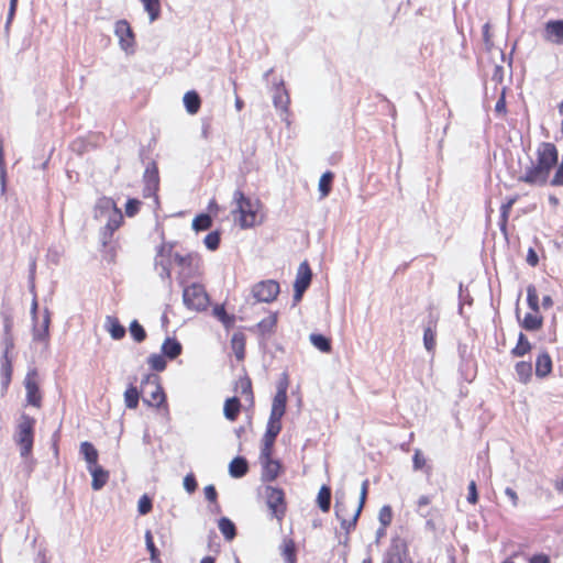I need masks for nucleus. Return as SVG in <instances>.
<instances>
[{"label":"nucleus","mask_w":563,"mask_h":563,"mask_svg":"<svg viewBox=\"0 0 563 563\" xmlns=\"http://www.w3.org/2000/svg\"><path fill=\"white\" fill-rule=\"evenodd\" d=\"M49 325H51V312L47 308L44 309L43 320L41 323L36 320L33 322L32 336L33 341L42 342L45 347L48 346L49 342Z\"/></svg>","instance_id":"nucleus-16"},{"label":"nucleus","mask_w":563,"mask_h":563,"mask_svg":"<svg viewBox=\"0 0 563 563\" xmlns=\"http://www.w3.org/2000/svg\"><path fill=\"white\" fill-rule=\"evenodd\" d=\"M184 107L189 114H196L201 107V98L196 90H189L183 98Z\"/></svg>","instance_id":"nucleus-29"},{"label":"nucleus","mask_w":563,"mask_h":563,"mask_svg":"<svg viewBox=\"0 0 563 563\" xmlns=\"http://www.w3.org/2000/svg\"><path fill=\"white\" fill-rule=\"evenodd\" d=\"M143 196L144 198H154V202L156 205L159 203L158 201V189H159V172L157 167V163L155 161H151L147 163L144 174H143Z\"/></svg>","instance_id":"nucleus-8"},{"label":"nucleus","mask_w":563,"mask_h":563,"mask_svg":"<svg viewBox=\"0 0 563 563\" xmlns=\"http://www.w3.org/2000/svg\"><path fill=\"white\" fill-rule=\"evenodd\" d=\"M236 388L240 390L242 395L246 396V399L251 405L254 404V395L252 390V380L249 376L241 377L236 383Z\"/></svg>","instance_id":"nucleus-46"},{"label":"nucleus","mask_w":563,"mask_h":563,"mask_svg":"<svg viewBox=\"0 0 563 563\" xmlns=\"http://www.w3.org/2000/svg\"><path fill=\"white\" fill-rule=\"evenodd\" d=\"M144 538H145L146 550L150 553V560L158 561V556L161 555V553L154 543V538H153L151 530H146Z\"/></svg>","instance_id":"nucleus-51"},{"label":"nucleus","mask_w":563,"mask_h":563,"mask_svg":"<svg viewBox=\"0 0 563 563\" xmlns=\"http://www.w3.org/2000/svg\"><path fill=\"white\" fill-rule=\"evenodd\" d=\"M184 488L189 494H192L197 490L198 482L192 473H189L184 477Z\"/></svg>","instance_id":"nucleus-58"},{"label":"nucleus","mask_w":563,"mask_h":563,"mask_svg":"<svg viewBox=\"0 0 563 563\" xmlns=\"http://www.w3.org/2000/svg\"><path fill=\"white\" fill-rule=\"evenodd\" d=\"M495 113L498 115H504L507 112V102H506V88H503L500 97L498 98L495 109Z\"/></svg>","instance_id":"nucleus-57"},{"label":"nucleus","mask_w":563,"mask_h":563,"mask_svg":"<svg viewBox=\"0 0 563 563\" xmlns=\"http://www.w3.org/2000/svg\"><path fill=\"white\" fill-rule=\"evenodd\" d=\"M435 322L429 321L428 325L423 330V345L428 352H432L435 347Z\"/></svg>","instance_id":"nucleus-42"},{"label":"nucleus","mask_w":563,"mask_h":563,"mask_svg":"<svg viewBox=\"0 0 563 563\" xmlns=\"http://www.w3.org/2000/svg\"><path fill=\"white\" fill-rule=\"evenodd\" d=\"M361 514H358L357 510H355V514L354 516L352 517L351 520H347L345 519L344 517H342L340 520V523H341V528L343 530H345V533L349 534L352 530L355 529L356 525H357V520L360 518Z\"/></svg>","instance_id":"nucleus-55"},{"label":"nucleus","mask_w":563,"mask_h":563,"mask_svg":"<svg viewBox=\"0 0 563 563\" xmlns=\"http://www.w3.org/2000/svg\"><path fill=\"white\" fill-rule=\"evenodd\" d=\"M551 186H563V167L559 166L555 169L554 176L550 181Z\"/></svg>","instance_id":"nucleus-64"},{"label":"nucleus","mask_w":563,"mask_h":563,"mask_svg":"<svg viewBox=\"0 0 563 563\" xmlns=\"http://www.w3.org/2000/svg\"><path fill=\"white\" fill-rule=\"evenodd\" d=\"M311 280L312 271L310 268L309 263L307 261H303L302 263H300L298 267L296 279L294 283V288H298L306 291L309 288Z\"/></svg>","instance_id":"nucleus-21"},{"label":"nucleus","mask_w":563,"mask_h":563,"mask_svg":"<svg viewBox=\"0 0 563 563\" xmlns=\"http://www.w3.org/2000/svg\"><path fill=\"white\" fill-rule=\"evenodd\" d=\"M473 298L470 294L464 295L463 292V284L460 283L459 285V313L463 314V305L468 303L472 305Z\"/></svg>","instance_id":"nucleus-61"},{"label":"nucleus","mask_w":563,"mask_h":563,"mask_svg":"<svg viewBox=\"0 0 563 563\" xmlns=\"http://www.w3.org/2000/svg\"><path fill=\"white\" fill-rule=\"evenodd\" d=\"M431 503V498L427 495H421L417 501V505H418V508H417V512L421 516V517H429L430 516V510L429 509H426L429 504Z\"/></svg>","instance_id":"nucleus-54"},{"label":"nucleus","mask_w":563,"mask_h":563,"mask_svg":"<svg viewBox=\"0 0 563 563\" xmlns=\"http://www.w3.org/2000/svg\"><path fill=\"white\" fill-rule=\"evenodd\" d=\"M231 346L238 361L245 357V336L241 332L233 333L231 338Z\"/></svg>","instance_id":"nucleus-38"},{"label":"nucleus","mask_w":563,"mask_h":563,"mask_svg":"<svg viewBox=\"0 0 563 563\" xmlns=\"http://www.w3.org/2000/svg\"><path fill=\"white\" fill-rule=\"evenodd\" d=\"M261 464H262V473H261V481L262 483H272L276 481V478L282 474L284 471L283 464L279 460H275L271 456L267 457H261Z\"/></svg>","instance_id":"nucleus-14"},{"label":"nucleus","mask_w":563,"mask_h":563,"mask_svg":"<svg viewBox=\"0 0 563 563\" xmlns=\"http://www.w3.org/2000/svg\"><path fill=\"white\" fill-rule=\"evenodd\" d=\"M289 386L288 375L283 373L276 386L268 421L282 423L287 407V390Z\"/></svg>","instance_id":"nucleus-5"},{"label":"nucleus","mask_w":563,"mask_h":563,"mask_svg":"<svg viewBox=\"0 0 563 563\" xmlns=\"http://www.w3.org/2000/svg\"><path fill=\"white\" fill-rule=\"evenodd\" d=\"M368 487H369V481L366 478L363 481L362 486H361L360 503H358V507L356 509L358 511V514L362 512L363 507L366 503L367 495H368Z\"/></svg>","instance_id":"nucleus-60"},{"label":"nucleus","mask_w":563,"mask_h":563,"mask_svg":"<svg viewBox=\"0 0 563 563\" xmlns=\"http://www.w3.org/2000/svg\"><path fill=\"white\" fill-rule=\"evenodd\" d=\"M553 363L550 354L547 351H542L536 360V376L544 378L552 372Z\"/></svg>","instance_id":"nucleus-25"},{"label":"nucleus","mask_w":563,"mask_h":563,"mask_svg":"<svg viewBox=\"0 0 563 563\" xmlns=\"http://www.w3.org/2000/svg\"><path fill=\"white\" fill-rule=\"evenodd\" d=\"M137 380L136 376L130 377V383L124 391V402L126 408L136 409L139 406L142 390H140L134 384Z\"/></svg>","instance_id":"nucleus-24"},{"label":"nucleus","mask_w":563,"mask_h":563,"mask_svg":"<svg viewBox=\"0 0 563 563\" xmlns=\"http://www.w3.org/2000/svg\"><path fill=\"white\" fill-rule=\"evenodd\" d=\"M35 418L22 413L14 433V441L20 448V455L27 459L32 455L35 435Z\"/></svg>","instance_id":"nucleus-2"},{"label":"nucleus","mask_w":563,"mask_h":563,"mask_svg":"<svg viewBox=\"0 0 563 563\" xmlns=\"http://www.w3.org/2000/svg\"><path fill=\"white\" fill-rule=\"evenodd\" d=\"M516 317L517 320L522 329L529 332H536L540 330L543 325V318L542 316H539L538 313H531L528 312L523 317V319H520L519 309H516Z\"/></svg>","instance_id":"nucleus-22"},{"label":"nucleus","mask_w":563,"mask_h":563,"mask_svg":"<svg viewBox=\"0 0 563 563\" xmlns=\"http://www.w3.org/2000/svg\"><path fill=\"white\" fill-rule=\"evenodd\" d=\"M96 219H107V223L100 230V242L102 247H107L111 243L114 232L123 223V214L115 206L114 201L109 198L100 199L95 208Z\"/></svg>","instance_id":"nucleus-1"},{"label":"nucleus","mask_w":563,"mask_h":563,"mask_svg":"<svg viewBox=\"0 0 563 563\" xmlns=\"http://www.w3.org/2000/svg\"><path fill=\"white\" fill-rule=\"evenodd\" d=\"M426 465V459L422 454V452L417 449L415 450L413 456H412V466L415 471H420Z\"/></svg>","instance_id":"nucleus-62"},{"label":"nucleus","mask_w":563,"mask_h":563,"mask_svg":"<svg viewBox=\"0 0 563 563\" xmlns=\"http://www.w3.org/2000/svg\"><path fill=\"white\" fill-rule=\"evenodd\" d=\"M90 473L92 481L91 487L93 490H100L104 487L109 479V472L99 464L92 465L87 468Z\"/></svg>","instance_id":"nucleus-23"},{"label":"nucleus","mask_w":563,"mask_h":563,"mask_svg":"<svg viewBox=\"0 0 563 563\" xmlns=\"http://www.w3.org/2000/svg\"><path fill=\"white\" fill-rule=\"evenodd\" d=\"M233 200L236 203V212L240 214L239 223L242 229L254 227L256 220V206L251 198L246 197L241 189L233 194Z\"/></svg>","instance_id":"nucleus-4"},{"label":"nucleus","mask_w":563,"mask_h":563,"mask_svg":"<svg viewBox=\"0 0 563 563\" xmlns=\"http://www.w3.org/2000/svg\"><path fill=\"white\" fill-rule=\"evenodd\" d=\"M144 10L148 13L150 21H156L161 15V0H141Z\"/></svg>","instance_id":"nucleus-45"},{"label":"nucleus","mask_w":563,"mask_h":563,"mask_svg":"<svg viewBox=\"0 0 563 563\" xmlns=\"http://www.w3.org/2000/svg\"><path fill=\"white\" fill-rule=\"evenodd\" d=\"M282 556L285 563H297V545L290 538H285L280 545Z\"/></svg>","instance_id":"nucleus-31"},{"label":"nucleus","mask_w":563,"mask_h":563,"mask_svg":"<svg viewBox=\"0 0 563 563\" xmlns=\"http://www.w3.org/2000/svg\"><path fill=\"white\" fill-rule=\"evenodd\" d=\"M309 340L322 353H330L332 350L331 339L322 333H311Z\"/></svg>","instance_id":"nucleus-34"},{"label":"nucleus","mask_w":563,"mask_h":563,"mask_svg":"<svg viewBox=\"0 0 563 563\" xmlns=\"http://www.w3.org/2000/svg\"><path fill=\"white\" fill-rule=\"evenodd\" d=\"M278 320V313L273 312L267 318L262 319L257 324L256 328L258 332L262 335L271 334L273 333Z\"/></svg>","instance_id":"nucleus-41"},{"label":"nucleus","mask_w":563,"mask_h":563,"mask_svg":"<svg viewBox=\"0 0 563 563\" xmlns=\"http://www.w3.org/2000/svg\"><path fill=\"white\" fill-rule=\"evenodd\" d=\"M550 173L545 172L543 168H540L539 165H531L526 169V173L519 177V181L526 183L528 185H540L543 186L548 183Z\"/></svg>","instance_id":"nucleus-17"},{"label":"nucleus","mask_w":563,"mask_h":563,"mask_svg":"<svg viewBox=\"0 0 563 563\" xmlns=\"http://www.w3.org/2000/svg\"><path fill=\"white\" fill-rule=\"evenodd\" d=\"M153 509V499L150 495L144 494L137 501V511L141 516L150 514Z\"/></svg>","instance_id":"nucleus-52"},{"label":"nucleus","mask_w":563,"mask_h":563,"mask_svg":"<svg viewBox=\"0 0 563 563\" xmlns=\"http://www.w3.org/2000/svg\"><path fill=\"white\" fill-rule=\"evenodd\" d=\"M273 103L277 110L283 113H288L290 98L283 80L274 86L273 89Z\"/></svg>","instance_id":"nucleus-18"},{"label":"nucleus","mask_w":563,"mask_h":563,"mask_svg":"<svg viewBox=\"0 0 563 563\" xmlns=\"http://www.w3.org/2000/svg\"><path fill=\"white\" fill-rule=\"evenodd\" d=\"M282 423L267 421L266 430L262 439L261 457H267L273 454V449L278 434L282 431Z\"/></svg>","instance_id":"nucleus-12"},{"label":"nucleus","mask_w":563,"mask_h":563,"mask_svg":"<svg viewBox=\"0 0 563 563\" xmlns=\"http://www.w3.org/2000/svg\"><path fill=\"white\" fill-rule=\"evenodd\" d=\"M515 371L519 382H521L522 384H527L530 382L532 377V364L530 362H517L515 365Z\"/></svg>","instance_id":"nucleus-43"},{"label":"nucleus","mask_w":563,"mask_h":563,"mask_svg":"<svg viewBox=\"0 0 563 563\" xmlns=\"http://www.w3.org/2000/svg\"><path fill=\"white\" fill-rule=\"evenodd\" d=\"M382 563H413L407 540L399 536L393 537L383 554Z\"/></svg>","instance_id":"nucleus-7"},{"label":"nucleus","mask_w":563,"mask_h":563,"mask_svg":"<svg viewBox=\"0 0 563 563\" xmlns=\"http://www.w3.org/2000/svg\"><path fill=\"white\" fill-rule=\"evenodd\" d=\"M209 301V295L201 284L192 283L191 285L184 287L183 302L186 308L202 311L207 309Z\"/></svg>","instance_id":"nucleus-6"},{"label":"nucleus","mask_w":563,"mask_h":563,"mask_svg":"<svg viewBox=\"0 0 563 563\" xmlns=\"http://www.w3.org/2000/svg\"><path fill=\"white\" fill-rule=\"evenodd\" d=\"M37 371L35 368L27 372L24 378V387L26 390V401L33 407H41L42 395L40 386L36 382Z\"/></svg>","instance_id":"nucleus-11"},{"label":"nucleus","mask_w":563,"mask_h":563,"mask_svg":"<svg viewBox=\"0 0 563 563\" xmlns=\"http://www.w3.org/2000/svg\"><path fill=\"white\" fill-rule=\"evenodd\" d=\"M218 527L227 541H232L236 537L235 523L228 517H221L218 520Z\"/></svg>","instance_id":"nucleus-33"},{"label":"nucleus","mask_w":563,"mask_h":563,"mask_svg":"<svg viewBox=\"0 0 563 563\" xmlns=\"http://www.w3.org/2000/svg\"><path fill=\"white\" fill-rule=\"evenodd\" d=\"M468 494H467V501L472 505H475L478 501V492L475 481H471L468 484Z\"/></svg>","instance_id":"nucleus-63"},{"label":"nucleus","mask_w":563,"mask_h":563,"mask_svg":"<svg viewBox=\"0 0 563 563\" xmlns=\"http://www.w3.org/2000/svg\"><path fill=\"white\" fill-rule=\"evenodd\" d=\"M106 327L113 340H121L125 336L126 330L120 323V321L117 317L107 316Z\"/></svg>","instance_id":"nucleus-30"},{"label":"nucleus","mask_w":563,"mask_h":563,"mask_svg":"<svg viewBox=\"0 0 563 563\" xmlns=\"http://www.w3.org/2000/svg\"><path fill=\"white\" fill-rule=\"evenodd\" d=\"M162 354L173 361L177 358L183 352V345L176 338L167 336L162 344Z\"/></svg>","instance_id":"nucleus-26"},{"label":"nucleus","mask_w":563,"mask_h":563,"mask_svg":"<svg viewBox=\"0 0 563 563\" xmlns=\"http://www.w3.org/2000/svg\"><path fill=\"white\" fill-rule=\"evenodd\" d=\"M279 284L273 279L262 280L252 288V295L258 302H272L279 294Z\"/></svg>","instance_id":"nucleus-10"},{"label":"nucleus","mask_w":563,"mask_h":563,"mask_svg":"<svg viewBox=\"0 0 563 563\" xmlns=\"http://www.w3.org/2000/svg\"><path fill=\"white\" fill-rule=\"evenodd\" d=\"M263 496L271 517L282 522L287 512L285 490L278 486L266 484L263 486Z\"/></svg>","instance_id":"nucleus-3"},{"label":"nucleus","mask_w":563,"mask_h":563,"mask_svg":"<svg viewBox=\"0 0 563 563\" xmlns=\"http://www.w3.org/2000/svg\"><path fill=\"white\" fill-rule=\"evenodd\" d=\"M80 454L87 462V468L98 464L99 453L95 445L89 441H84L80 444Z\"/></svg>","instance_id":"nucleus-32"},{"label":"nucleus","mask_w":563,"mask_h":563,"mask_svg":"<svg viewBox=\"0 0 563 563\" xmlns=\"http://www.w3.org/2000/svg\"><path fill=\"white\" fill-rule=\"evenodd\" d=\"M147 364L151 369L155 372H163L166 369L167 361L163 354L153 353L147 357Z\"/></svg>","instance_id":"nucleus-47"},{"label":"nucleus","mask_w":563,"mask_h":563,"mask_svg":"<svg viewBox=\"0 0 563 563\" xmlns=\"http://www.w3.org/2000/svg\"><path fill=\"white\" fill-rule=\"evenodd\" d=\"M559 152L556 146L550 142H542L537 151V165L545 172L551 173L558 165Z\"/></svg>","instance_id":"nucleus-9"},{"label":"nucleus","mask_w":563,"mask_h":563,"mask_svg":"<svg viewBox=\"0 0 563 563\" xmlns=\"http://www.w3.org/2000/svg\"><path fill=\"white\" fill-rule=\"evenodd\" d=\"M531 349H532V344L528 340L527 335L525 333L520 332L518 335L517 344L511 350L510 353L514 357H522L527 353H529L531 351Z\"/></svg>","instance_id":"nucleus-39"},{"label":"nucleus","mask_w":563,"mask_h":563,"mask_svg":"<svg viewBox=\"0 0 563 563\" xmlns=\"http://www.w3.org/2000/svg\"><path fill=\"white\" fill-rule=\"evenodd\" d=\"M153 385H155V390L151 394L152 400L143 398V402L148 407L165 408L168 411L166 394L159 383V378H153Z\"/></svg>","instance_id":"nucleus-19"},{"label":"nucleus","mask_w":563,"mask_h":563,"mask_svg":"<svg viewBox=\"0 0 563 563\" xmlns=\"http://www.w3.org/2000/svg\"><path fill=\"white\" fill-rule=\"evenodd\" d=\"M241 401L239 397L233 396L225 399L223 405V415L229 421H235L241 411Z\"/></svg>","instance_id":"nucleus-28"},{"label":"nucleus","mask_w":563,"mask_h":563,"mask_svg":"<svg viewBox=\"0 0 563 563\" xmlns=\"http://www.w3.org/2000/svg\"><path fill=\"white\" fill-rule=\"evenodd\" d=\"M332 490L330 486L322 485L317 496V504L321 511L328 512L331 508Z\"/></svg>","instance_id":"nucleus-40"},{"label":"nucleus","mask_w":563,"mask_h":563,"mask_svg":"<svg viewBox=\"0 0 563 563\" xmlns=\"http://www.w3.org/2000/svg\"><path fill=\"white\" fill-rule=\"evenodd\" d=\"M542 37L545 42L563 45V19H551L544 23Z\"/></svg>","instance_id":"nucleus-13"},{"label":"nucleus","mask_w":563,"mask_h":563,"mask_svg":"<svg viewBox=\"0 0 563 563\" xmlns=\"http://www.w3.org/2000/svg\"><path fill=\"white\" fill-rule=\"evenodd\" d=\"M114 33L119 37L121 48L126 53L133 52V46L135 42L134 33L128 21H117L114 26Z\"/></svg>","instance_id":"nucleus-15"},{"label":"nucleus","mask_w":563,"mask_h":563,"mask_svg":"<svg viewBox=\"0 0 563 563\" xmlns=\"http://www.w3.org/2000/svg\"><path fill=\"white\" fill-rule=\"evenodd\" d=\"M249 472V462L242 455L235 456L229 464V474L233 478H242Z\"/></svg>","instance_id":"nucleus-27"},{"label":"nucleus","mask_w":563,"mask_h":563,"mask_svg":"<svg viewBox=\"0 0 563 563\" xmlns=\"http://www.w3.org/2000/svg\"><path fill=\"white\" fill-rule=\"evenodd\" d=\"M12 361L9 356L2 355L1 357V387L7 389L12 379Z\"/></svg>","instance_id":"nucleus-36"},{"label":"nucleus","mask_w":563,"mask_h":563,"mask_svg":"<svg viewBox=\"0 0 563 563\" xmlns=\"http://www.w3.org/2000/svg\"><path fill=\"white\" fill-rule=\"evenodd\" d=\"M334 173L331 170L324 172L320 179L318 185V190L320 192V198L323 199L328 197L332 190V185L334 180Z\"/></svg>","instance_id":"nucleus-35"},{"label":"nucleus","mask_w":563,"mask_h":563,"mask_svg":"<svg viewBox=\"0 0 563 563\" xmlns=\"http://www.w3.org/2000/svg\"><path fill=\"white\" fill-rule=\"evenodd\" d=\"M378 520L380 526L388 527L393 520V509L389 505H385L380 508Z\"/></svg>","instance_id":"nucleus-53"},{"label":"nucleus","mask_w":563,"mask_h":563,"mask_svg":"<svg viewBox=\"0 0 563 563\" xmlns=\"http://www.w3.org/2000/svg\"><path fill=\"white\" fill-rule=\"evenodd\" d=\"M527 303H528V307L533 312H536V313L539 312V310H540L539 296H538L537 288L534 285H529L527 287Z\"/></svg>","instance_id":"nucleus-50"},{"label":"nucleus","mask_w":563,"mask_h":563,"mask_svg":"<svg viewBox=\"0 0 563 563\" xmlns=\"http://www.w3.org/2000/svg\"><path fill=\"white\" fill-rule=\"evenodd\" d=\"M191 225L196 232L209 230L212 227V218L208 213H199L194 218Z\"/></svg>","instance_id":"nucleus-44"},{"label":"nucleus","mask_w":563,"mask_h":563,"mask_svg":"<svg viewBox=\"0 0 563 563\" xmlns=\"http://www.w3.org/2000/svg\"><path fill=\"white\" fill-rule=\"evenodd\" d=\"M129 331L136 343H142L146 339V331L137 320L130 323Z\"/></svg>","instance_id":"nucleus-48"},{"label":"nucleus","mask_w":563,"mask_h":563,"mask_svg":"<svg viewBox=\"0 0 563 563\" xmlns=\"http://www.w3.org/2000/svg\"><path fill=\"white\" fill-rule=\"evenodd\" d=\"M174 261L178 266L189 271L190 275H195L199 269L200 257L197 253H188L181 255L179 253L173 254Z\"/></svg>","instance_id":"nucleus-20"},{"label":"nucleus","mask_w":563,"mask_h":563,"mask_svg":"<svg viewBox=\"0 0 563 563\" xmlns=\"http://www.w3.org/2000/svg\"><path fill=\"white\" fill-rule=\"evenodd\" d=\"M212 313L225 329L232 328L235 323V316L228 313L223 305L214 306Z\"/></svg>","instance_id":"nucleus-37"},{"label":"nucleus","mask_w":563,"mask_h":563,"mask_svg":"<svg viewBox=\"0 0 563 563\" xmlns=\"http://www.w3.org/2000/svg\"><path fill=\"white\" fill-rule=\"evenodd\" d=\"M156 268L158 269V275L162 279H168L170 282V264L169 262L156 261Z\"/></svg>","instance_id":"nucleus-59"},{"label":"nucleus","mask_w":563,"mask_h":563,"mask_svg":"<svg viewBox=\"0 0 563 563\" xmlns=\"http://www.w3.org/2000/svg\"><path fill=\"white\" fill-rule=\"evenodd\" d=\"M142 202L137 198H129L125 202V214L134 217L141 208Z\"/></svg>","instance_id":"nucleus-56"},{"label":"nucleus","mask_w":563,"mask_h":563,"mask_svg":"<svg viewBox=\"0 0 563 563\" xmlns=\"http://www.w3.org/2000/svg\"><path fill=\"white\" fill-rule=\"evenodd\" d=\"M221 243V233L219 230L209 232L205 239L203 244L209 251H217Z\"/></svg>","instance_id":"nucleus-49"}]
</instances>
